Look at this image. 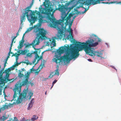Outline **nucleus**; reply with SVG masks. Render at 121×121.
I'll use <instances>...</instances> for the list:
<instances>
[{"label": "nucleus", "mask_w": 121, "mask_h": 121, "mask_svg": "<svg viewBox=\"0 0 121 121\" xmlns=\"http://www.w3.org/2000/svg\"><path fill=\"white\" fill-rule=\"evenodd\" d=\"M58 6V7L57 8H56V10H59L61 12L62 20H60L59 21L56 20L54 17L52 18L51 17L50 15H48L47 18L51 22L50 23V26L51 27L56 28L58 27V25H59L61 26L60 28H62L64 27V24L63 23L65 20L66 22L65 23L66 25L69 24L71 26L73 21L75 18L76 16H74L72 20L71 21L70 18L73 15L72 13H69L68 16L66 17L70 11V10H69L68 8L65 7V6L63 4L61 5L60 4H59Z\"/></svg>", "instance_id": "obj_1"}, {"label": "nucleus", "mask_w": 121, "mask_h": 121, "mask_svg": "<svg viewBox=\"0 0 121 121\" xmlns=\"http://www.w3.org/2000/svg\"><path fill=\"white\" fill-rule=\"evenodd\" d=\"M29 73H28L24 76V80L21 83H18L15 85V87L13 89L14 92L13 96V99L17 104H19L26 99V96L28 92V88L23 90L22 92L20 93L21 89L22 86L27 85L28 84V79L29 77Z\"/></svg>", "instance_id": "obj_2"}, {"label": "nucleus", "mask_w": 121, "mask_h": 121, "mask_svg": "<svg viewBox=\"0 0 121 121\" xmlns=\"http://www.w3.org/2000/svg\"><path fill=\"white\" fill-rule=\"evenodd\" d=\"M79 50L75 47L73 49L71 52H67L66 55L62 57H59V56L57 55L55 59V62L57 64H58L59 65L60 64V63L62 60L64 63H65L66 61L69 62L73 59L77 58L78 56L79 55Z\"/></svg>", "instance_id": "obj_3"}, {"label": "nucleus", "mask_w": 121, "mask_h": 121, "mask_svg": "<svg viewBox=\"0 0 121 121\" xmlns=\"http://www.w3.org/2000/svg\"><path fill=\"white\" fill-rule=\"evenodd\" d=\"M92 39L88 40L86 43L79 42V44H76V47L79 51L82 50L83 49L86 48V47H89L91 48L92 47H95L97 45L98 43V42H101V40L95 35H92L91 37Z\"/></svg>", "instance_id": "obj_4"}, {"label": "nucleus", "mask_w": 121, "mask_h": 121, "mask_svg": "<svg viewBox=\"0 0 121 121\" xmlns=\"http://www.w3.org/2000/svg\"><path fill=\"white\" fill-rule=\"evenodd\" d=\"M34 30L36 33V37L33 42L30 44L29 43L26 45L25 48L28 47L32 45L35 49H36L35 47L39 44L40 43V40H45L47 39L46 36L47 32L46 30H44L43 28H38Z\"/></svg>", "instance_id": "obj_5"}, {"label": "nucleus", "mask_w": 121, "mask_h": 121, "mask_svg": "<svg viewBox=\"0 0 121 121\" xmlns=\"http://www.w3.org/2000/svg\"><path fill=\"white\" fill-rule=\"evenodd\" d=\"M26 13H27V12L24 13V12L22 15L21 16V24L22 25L23 24V22L25 21L26 19V16L28 21L30 23L31 25H33V23L35 22L37 19V17H33L32 15L30 16L28 14H27Z\"/></svg>", "instance_id": "obj_6"}, {"label": "nucleus", "mask_w": 121, "mask_h": 121, "mask_svg": "<svg viewBox=\"0 0 121 121\" xmlns=\"http://www.w3.org/2000/svg\"><path fill=\"white\" fill-rule=\"evenodd\" d=\"M84 49L86 54L91 56L96 55L98 56L101 57L103 55V53L101 52H99L98 51H95V49L91 47H86V48Z\"/></svg>", "instance_id": "obj_7"}, {"label": "nucleus", "mask_w": 121, "mask_h": 121, "mask_svg": "<svg viewBox=\"0 0 121 121\" xmlns=\"http://www.w3.org/2000/svg\"><path fill=\"white\" fill-rule=\"evenodd\" d=\"M63 33V31L60 28L58 33L56 35L57 37H52V43L53 45V46L52 47H51V48L56 46V39H61L63 38L64 35Z\"/></svg>", "instance_id": "obj_8"}, {"label": "nucleus", "mask_w": 121, "mask_h": 121, "mask_svg": "<svg viewBox=\"0 0 121 121\" xmlns=\"http://www.w3.org/2000/svg\"><path fill=\"white\" fill-rule=\"evenodd\" d=\"M6 73L5 76L4 78H3V74L2 76H0V84H1L3 86H5V84L7 83L9 81H10V82H13L14 80L13 79H9V73Z\"/></svg>", "instance_id": "obj_9"}, {"label": "nucleus", "mask_w": 121, "mask_h": 121, "mask_svg": "<svg viewBox=\"0 0 121 121\" xmlns=\"http://www.w3.org/2000/svg\"><path fill=\"white\" fill-rule=\"evenodd\" d=\"M69 49V46H65L64 47H61L59 49L57 50V52L60 54H61L64 53Z\"/></svg>", "instance_id": "obj_10"}, {"label": "nucleus", "mask_w": 121, "mask_h": 121, "mask_svg": "<svg viewBox=\"0 0 121 121\" xmlns=\"http://www.w3.org/2000/svg\"><path fill=\"white\" fill-rule=\"evenodd\" d=\"M31 7V6L30 5V6L26 7L24 9V12H27V14H28L30 16L32 15L33 17L35 16L34 13L32 12V10H30Z\"/></svg>", "instance_id": "obj_11"}, {"label": "nucleus", "mask_w": 121, "mask_h": 121, "mask_svg": "<svg viewBox=\"0 0 121 121\" xmlns=\"http://www.w3.org/2000/svg\"><path fill=\"white\" fill-rule=\"evenodd\" d=\"M57 69L55 71V72H52L50 74L49 77L50 78H52L55 75H57L59 76V67L58 65H57Z\"/></svg>", "instance_id": "obj_12"}, {"label": "nucleus", "mask_w": 121, "mask_h": 121, "mask_svg": "<svg viewBox=\"0 0 121 121\" xmlns=\"http://www.w3.org/2000/svg\"><path fill=\"white\" fill-rule=\"evenodd\" d=\"M34 103V98H32L31 101H30L29 103L28 104L27 108V110H29L33 106Z\"/></svg>", "instance_id": "obj_13"}, {"label": "nucleus", "mask_w": 121, "mask_h": 121, "mask_svg": "<svg viewBox=\"0 0 121 121\" xmlns=\"http://www.w3.org/2000/svg\"><path fill=\"white\" fill-rule=\"evenodd\" d=\"M70 26V25H69V30H68V32H69V34L70 35L69 36L70 38H71V37H72L73 38V36L72 35V34L73 33L72 30Z\"/></svg>", "instance_id": "obj_14"}, {"label": "nucleus", "mask_w": 121, "mask_h": 121, "mask_svg": "<svg viewBox=\"0 0 121 121\" xmlns=\"http://www.w3.org/2000/svg\"><path fill=\"white\" fill-rule=\"evenodd\" d=\"M14 69V68H12V67H10V68H8L7 69L5 70L3 72H5V73H9L11 70H13Z\"/></svg>", "instance_id": "obj_15"}, {"label": "nucleus", "mask_w": 121, "mask_h": 121, "mask_svg": "<svg viewBox=\"0 0 121 121\" xmlns=\"http://www.w3.org/2000/svg\"><path fill=\"white\" fill-rule=\"evenodd\" d=\"M29 50H28V49L25 50H22L21 51V53L22 55H25L28 52H29Z\"/></svg>", "instance_id": "obj_16"}, {"label": "nucleus", "mask_w": 121, "mask_h": 121, "mask_svg": "<svg viewBox=\"0 0 121 121\" xmlns=\"http://www.w3.org/2000/svg\"><path fill=\"white\" fill-rule=\"evenodd\" d=\"M19 54H17V53H16L14 54H13L12 56H15L16 57V62H17V60L18 59V56L19 55Z\"/></svg>", "instance_id": "obj_17"}, {"label": "nucleus", "mask_w": 121, "mask_h": 121, "mask_svg": "<svg viewBox=\"0 0 121 121\" xmlns=\"http://www.w3.org/2000/svg\"><path fill=\"white\" fill-rule=\"evenodd\" d=\"M36 59H38V60L37 61L36 64L38 63V61H39V60H40L42 58V57H40L39 56L38 54L35 55V58Z\"/></svg>", "instance_id": "obj_18"}, {"label": "nucleus", "mask_w": 121, "mask_h": 121, "mask_svg": "<svg viewBox=\"0 0 121 121\" xmlns=\"http://www.w3.org/2000/svg\"><path fill=\"white\" fill-rule=\"evenodd\" d=\"M38 25L40 26H41L42 23L43 22V20L41 18H40L39 20Z\"/></svg>", "instance_id": "obj_19"}, {"label": "nucleus", "mask_w": 121, "mask_h": 121, "mask_svg": "<svg viewBox=\"0 0 121 121\" xmlns=\"http://www.w3.org/2000/svg\"><path fill=\"white\" fill-rule=\"evenodd\" d=\"M36 70L35 69H33V67H32L30 69V71L29 72H27L26 74H27L28 73H29V76H30V73H33V72L36 71Z\"/></svg>", "instance_id": "obj_20"}, {"label": "nucleus", "mask_w": 121, "mask_h": 121, "mask_svg": "<svg viewBox=\"0 0 121 121\" xmlns=\"http://www.w3.org/2000/svg\"><path fill=\"white\" fill-rule=\"evenodd\" d=\"M73 43H74L75 44V46L74 47H73L72 48V49H71V51L73 49V48H75V47H76V44L79 43H78L79 42H77V41L74 39H73Z\"/></svg>", "instance_id": "obj_21"}, {"label": "nucleus", "mask_w": 121, "mask_h": 121, "mask_svg": "<svg viewBox=\"0 0 121 121\" xmlns=\"http://www.w3.org/2000/svg\"><path fill=\"white\" fill-rule=\"evenodd\" d=\"M33 93L31 91L29 92L28 94V95L29 96V97L28 98V99H31V97L33 96Z\"/></svg>", "instance_id": "obj_22"}, {"label": "nucleus", "mask_w": 121, "mask_h": 121, "mask_svg": "<svg viewBox=\"0 0 121 121\" xmlns=\"http://www.w3.org/2000/svg\"><path fill=\"white\" fill-rule=\"evenodd\" d=\"M38 117L35 115H34L33 116V117L31 118V120L33 121H34L35 120L37 119Z\"/></svg>", "instance_id": "obj_23"}, {"label": "nucleus", "mask_w": 121, "mask_h": 121, "mask_svg": "<svg viewBox=\"0 0 121 121\" xmlns=\"http://www.w3.org/2000/svg\"><path fill=\"white\" fill-rule=\"evenodd\" d=\"M21 72H20L18 75V76L20 78H21L24 76V74L22 73Z\"/></svg>", "instance_id": "obj_24"}, {"label": "nucleus", "mask_w": 121, "mask_h": 121, "mask_svg": "<svg viewBox=\"0 0 121 121\" xmlns=\"http://www.w3.org/2000/svg\"><path fill=\"white\" fill-rule=\"evenodd\" d=\"M25 33L24 34L22 38V39L21 41V42H20V44L23 45V44L24 42V40L23 39L24 37V35H25Z\"/></svg>", "instance_id": "obj_25"}, {"label": "nucleus", "mask_w": 121, "mask_h": 121, "mask_svg": "<svg viewBox=\"0 0 121 121\" xmlns=\"http://www.w3.org/2000/svg\"><path fill=\"white\" fill-rule=\"evenodd\" d=\"M33 27H30L28 29H27V30L26 32L25 33L30 31L32 29H33Z\"/></svg>", "instance_id": "obj_26"}, {"label": "nucleus", "mask_w": 121, "mask_h": 121, "mask_svg": "<svg viewBox=\"0 0 121 121\" xmlns=\"http://www.w3.org/2000/svg\"><path fill=\"white\" fill-rule=\"evenodd\" d=\"M113 2H102V3H103V4H111L113 3Z\"/></svg>", "instance_id": "obj_27"}, {"label": "nucleus", "mask_w": 121, "mask_h": 121, "mask_svg": "<svg viewBox=\"0 0 121 121\" xmlns=\"http://www.w3.org/2000/svg\"><path fill=\"white\" fill-rule=\"evenodd\" d=\"M26 61H27V62H26V61H22L21 62V63H23L25 64H27V65H29V63H28V60H26Z\"/></svg>", "instance_id": "obj_28"}, {"label": "nucleus", "mask_w": 121, "mask_h": 121, "mask_svg": "<svg viewBox=\"0 0 121 121\" xmlns=\"http://www.w3.org/2000/svg\"><path fill=\"white\" fill-rule=\"evenodd\" d=\"M36 14L37 15H38L39 16L41 15L40 13L38 11H36Z\"/></svg>", "instance_id": "obj_29"}, {"label": "nucleus", "mask_w": 121, "mask_h": 121, "mask_svg": "<svg viewBox=\"0 0 121 121\" xmlns=\"http://www.w3.org/2000/svg\"><path fill=\"white\" fill-rule=\"evenodd\" d=\"M23 46V45L22 44H21L20 43L19 46H18V49H19L20 48H22Z\"/></svg>", "instance_id": "obj_30"}, {"label": "nucleus", "mask_w": 121, "mask_h": 121, "mask_svg": "<svg viewBox=\"0 0 121 121\" xmlns=\"http://www.w3.org/2000/svg\"><path fill=\"white\" fill-rule=\"evenodd\" d=\"M57 80H54V81L52 83V85L51 87V88L52 87H53V86L54 85V84L55 83L57 82Z\"/></svg>", "instance_id": "obj_31"}, {"label": "nucleus", "mask_w": 121, "mask_h": 121, "mask_svg": "<svg viewBox=\"0 0 121 121\" xmlns=\"http://www.w3.org/2000/svg\"><path fill=\"white\" fill-rule=\"evenodd\" d=\"M43 64H41V65L39 66V68H40V69H42L43 68Z\"/></svg>", "instance_id": "obj_32"}, {"label": "nucleus", "mask_w": 121, "mask_h": 121, "mask_svg": "<svg viewBox=\"0 0 121 121\" xmlns=\"http://www.w3.org/2000/svg\"><path fill=\"white\" fill-rule=\"evenodd\" d=\"M16 38V37H14L12 39V43H11V44H13V42L14 40V39Z\"/></svg>", "instance_id": "obj_33"}, {"label": "nucleus", "mask_w": 121, "mask_h": 121, "mask_svg": "<svg viewBox=\"0 0 121 121\" xmlns=\"http://www.w3.org/2000/svg\"><path fill=\"white\" fill-rule=\"evenodd\" d=\"M33 53H34L36 55L38 54V51H34V52Z\"/></svg>", "instance_id": "obj_34"}, {"label": "nucleus", "mask_w": 121, "mask_h": 121, "mask_svg": "<svg viewBox=\"0 0 121 121\" xmlns=\"http://www.w3.org/2000/svg\"><path fill=\"white\" fill-rule=\"evenodd\" d=\"M19 30H18V31L17 32V33L16 36H14V37H16V38L17 37V36L19 35Z\"/></svg>", "instance_id": "obj_35"}, {"label": "nucleus", "mask_w": 121, "mask_h": 121, "mask_svg": "<svg viewBox=\"0 0 121 121\" xmlns=\"http://www.w3.org/2000/svg\"><path fill=\"white\" fill-rule=\"evenodd\" d=\"M21 63H22L21 62L20 63H17H17L16 65V66H18L19 65H20Z\"/></svg>", "instance_id": "obj_36"}, {"label": "nucleus", "mask_w": 121, "mask_h": 121, "mask_svg": "<svg viewBox=\"0 0 121 121\" xmlns=\"http://www.w3.org/2000/svg\"><path fill=\"white\" fill-rule=\"evenodd\" d=\"M26 71L25 70V69L24 68H23L22 69V71L20 72H21L22 73L23 71Z\"/></svg>", "instance_id": "obj_37"}, {"label": "nucleus", "mask_w": 121, "mask_h": 121, "mask_svg": "<svg viewBox=\"0 0 121 121\" xmlns=\"http://www.w3.org/2000/svg\"><path fill=\"white\" fill-rule=\"evenodd\" d=\"M31 54V53H27V55L28 56H30V55Z\"/></svg>", "instance_id": "obj_38"}, {"label": "nucleus", "mask_w": 121, "mask_h": 121, "mask_svg": "<svg viewBox=\"0 0 121 121\" xmlns=\"http://www.w3.org/2000/svg\"><path fill=\"white\" fill-rule=\"evenodd\" d=\"M12 45H13V44H11V47H10V49H9V51H11V50L12 49Z\"/></svg>", "instance_id": "obj_39"}, {"label": "nucleus", "mask_w": 121, "mask_h": 121, "mask_svg": "<svg viewBox=\"0 0 121 121\" xmlns=\"http://www.w3.org/2000/svg\"><path fill=\"white\" fill-rule=\"evenodd\" d=\"M22 121H27L24 118H23L22 119Z\"/></svg>", "instance_id": "obj_40"}, {"label": "nucleus", "mask_w": 121, "mask_h": 121, "mask_svg": "<svg viewBox=\"0 0 121 121\" xmlns=\"http://www.w3.org/2000/svg\"><path fill=\"white\" fill-rule=\"evenodd\" d=\"M49 41L50 42V43H52V41L51 39L50 38H49Z\"/></svg>", "instance_id": "obj_41"}, {"label": "nucleus", "mask_w": 121, "mask_h": 121, "mask_svg": "<svg viewBox=\"0 0 121 121\" xmlns=\"http://www.w3.org/2000/svg\"><path fill=\"white\" fill-rule=\"evenodd\" d=\"M39 71H35V73L36 74H38L39 73Z\"/></svg>", "instance_id": "obj_42"}, {"label": "nucleus", "mask_w": 121, "mask_h": 121, "mask_svg": "<svg viewBox=\"0 0 121 121\" xmlns=\"http://www.w3.org/2000/svg\"><path fill=\"white\" fill-rule=\"evenodd\" d=\"M36 59H35H35L34 60H33V63L34 64L36 62Z\"/></svg>", "instance_id": "obj_43"}, {"label": "nucleus", "mask_w": 121, "mask_h": 121, "mask_svg": "<svg viewBox=\"0 0 121 121\" xmlns=\"http://www.w3.org/2000/svg\"><path fill=\"white\" fill-rule=\"evenodd\" d=\"M33 1L32 2V3L30 4V6H31V7L32 5H33Z\"/></svg>", "instance_id": "obj_44"}, {"label": "nucleus", "mask_w": 121, "mask_h": 121, "mask_svg": "<svg viewBox=\"0 0 121 121\" xmlns=\"http://www.w3.org/2000/svg\"><path fill=\"white\" fill-rule=\"evenodd\" d=\"M88 60L89 61L92 62V60L91 59H89Z\"/></svg>", "instance_id": "obj_45"}, {"label": "nucleus", "mask_w": 121, "mask_h": 121, "mask_svg": "<svg viewBox=\"0 0 121 121\" xmlns=\"http://www.w3.org/2000/svg\"><path fill=\"white\" fill-rule=\"evenodd\" d=\"M22 29V26H21L20 27L18 30H19V31L20 30H21V29Z\"/></svg>", "instance_id": "obj_46"}, {"label": "nucleus", "mask_w": 121, "mask_h": 121, "mask_svg": "<svg viewBox=\"0 0 121 121\" xmlns=\"http://www.w3.org/2000/svg\"><path fill=\"white\" fill-rule=\"evenodd\" d=\"M30 85L31 86H33L34 85V83L33 82H32Z\"/></svg>", "instance_id": "obj_47"}, {"label": "nucleus", "mask_w": 121, "mask_h": 121, "mask_svg": "<svg viewBox=\"0 0 121 121\" xmlns=\"http://www.w3.org/2000/svg\"><path fill=\"white\" fill-rule=\"evenodd\" d=\"M6 64H4V68H5V67L6 66Z\"/></svg>", "instance_id": "obj_48"}, {"label": "nucleus", "mask_w": 121, "mask_h": 121, "mask_svg": "<svg viewBox=\"0 0 121 121\" xmlns=\"http://www.w3.org/2000/svg\"><path fill=\"white\" fill-rule=\"evenodd\" d=\"M32 83V82H31V81H30L29 82H28V84H31V83Z\"/></svg>", "instance_id": "obj_49"}, {"label": "nucleus", "mask_w": 121, "mask_h": 121, "mask_svg": "<svg viewBox=\"0 0 121 121\" xmlns=\"http://www.w3.org/2000/svg\"><path fill=\"white\" fill-rule=\"evenodd\" d=\"M9 53H10V54L11 53V54H13V55L14 54L12 52H11V51H9Z\"/></svg>", "instance_id": "obj_50"}, {"label": "nucleus", "mask_w": 121, "mask_h": 121, "mask_svg": "<svg viewBox=\"0 0 121 121\" xmlns=\"http://www.w3.org/2000/svg\"><path fill=\"white\" fill-rule=\"evenodd\" d=\"M10 53H9L8 54V56H10Z\"/></svg>", "instance_id": "obj_51"}, {"label": "nucleus", "mask_w": 121, "mask_h": 121, "mask_svg": "<svg viewBox=\"0 0 121 121\" xmlns=\"http://www.w3.org/2000/svg\"><path fill=\"white\" fill-rule=\"evenodd\" d=\"M7 61L5 60L4 64H6L7 63Z\"/></svg>", "instance_id": "obj_52"}, {"label": "nucleus", "mask_w": 121, "mask_h": 121, "mask_svg": "<svg viewBox=\"0 0 121 121\" xmlns=\"http://www.w3.org/2000/svg\"><path fill=\"white\" fill-rule=\"evenodd\" d=\"M28 63H29V64L30 65H32V63H29V61H28Z\"/></svg>", "instance_id": "obj_53"}, {"label": "nucleus", "mask_w": 121, "mask_h": 121, "mask_svg": "<svg viewBox=\"0 0 121 121\" xmlns=\"http://www.w3.org/2000/svg\"><path fill=\"white\" fill-rule=\"evenodd\" d=\"M8 58H6V60H6V61H7V60H8Z\"/></svg>", "instance_id": "obj_54"}, {"label": "nucleus", "mask_w": 121, "mask_h": 121, "mask_svg": "<svg viewBox=\"0 0 121 121\" xmlns=\"http://www.w3.org/2000/svg\"><path fill=\"white\" fill-rule=\"evenodd\" d=\"M80 6H77V8L78 9H79V8H80Z\"/></svg>", "instance_id": "obj_55"}, {"label": "nucleus", "mask_w": 121, "mask_h": 121, "mask_svg": "<svg viewBox=\"0 0 121 121\" xmlns=\"http://www.w3.org/2000/svg\"><path fill=\"white\" fill-rule=\"evenodd\" d=\"M9 58V56H7V58H8V59Z\"/></svg>", "instance_id": "obj_56"}, {"label": "nucleus", "mask_w": 121, "mask_h": 121, "mask_svg": "<svg viewBox=\"0 0 121 121\" xmlns=\"http://www.w3.org/2000/svg\"><path fill=\"white\" fill-rule=\"evenodd\" d=\"M43 4L44 5H45V4H45V2H44V3H43Z\"/></svg>", "instance_id": "obj_57"}, {"label": "nucleus", "mask_w": 121, "mask_h": 121, "mask_svg": "<svg viewBox=\"0 0 121 121\" xmlns=\"http://www.w3.org/2000/svg\"><path fill=\"white\" fill-rule=\"evenodd\" d=\"M13 121H17V120H16L15 121V120H14V121H13Z\"/></svg>", "instance_id": "obj_58"}, {"label": "nucleus", "mask_w": 121, "mask_h": 121, "mask_svg": "<svg viewBox=\"0 0 121 121\" xmlns=\"http://www.w3.org/2000/svg\"><path fill=\"white\" fill-rule=\"evenodd\" d=\"M46 93H47V91H46L45 92V94L46 95Z\"/></svg>", "instance_id": "obj_59"}, {"label": "nucleus", "mask_w": 121, "mask_h": 121, "mask_svg": "<svg viewBox=\"0 0 121 121\" xmlns=\"http://www.w3.org/2000/svg\"><path fill=\"white\" fill-rule=\"evenodd\" d=\"M48 50H46V51H48ZM44 52H45V51Z\"/></svg>", "instance_id": "obj_60"}, {"label": "nucleus", "mask_w": 121, "mask_h": 121, "mask_svg": "<svg viewBox=\"0 0 121 121\" xmlns=\"http://www.w3.org/2000/svg\"><path fill=\"white\" fill-rule=\"evenodd\" d=\"M53 15H51V16L52 17V16Z\"/></svg>", "instance_id": "obj_61"}, {"label": "nucleus", "mask_w": 121, "mask_h": 121, "mask_svg": "<svg viewBox=\"0 0 121 121\" xmlns=\"http://www.w3.org/2000/svg\"><path fill=\"white\" fill-rule=\"evenodd\" d=\"M119 3H121V2H120Z\"/></svg>", "instance_id": "obj_62"}, {"label": "nucleus", "mask_w": 121, "mask_h": 121, "mask_svg": "<svg viewBox=\"0 0 121 121\" xmlns=\"http://www.w3.org/2000/svg\"><path fill=\"white\" fill-rule=\"evenodd\" d=\"M55 10H54L53 12V13H54L55 12Z\"/></svg>", "instance_id": "obj_63"}, {"label": "nucleus", "mask_w": 121, "mask_h": 121, "mask_svg": "<svg viewBox=\"0 0 121 121\" xmlns=\"http://www.w3.org/2000/svg\"><path fill=\"white\" fill-rule=\"evenodd\" d=\"M15 56H17V54H15Z\"/></svg>", "instance_id": "obj_64"}]
</instances>
